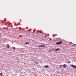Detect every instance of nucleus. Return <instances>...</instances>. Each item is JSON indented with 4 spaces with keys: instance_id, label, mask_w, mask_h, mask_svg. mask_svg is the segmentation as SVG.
Here are the masks:
<instances>
[{
    "instance_id": "11",
    "label": "nucleus",
    "mask_w": 76,
    "mask_h": 76,
    "mask_svg": "<svg viewBox=\"0 0 76 76\" xmlns=\"http://www.w3.org/2000/svg\"><path fill=\"white\" fill-rule=\"evenodd\" d=\"M68 64H70V61H69L68 62Z\"/></svg>"
},
{
    "instance_id": "5",
    "label": "nucleus",
    "mask_w": 76,
    "mask_h": 76,
    "mask_svg": "<svg viewBox=\"0 0 76 76\" xmlns=\"http://www.w3.org/2000/svg\"><path fill=\"white\" fill-rule=\"evenodd\" d=\"M44 67L45 68H48L49 67V66H44Z\"/></svg>"
},
{
    "instance_id": "3",
    "label": "nucleus",
    "mask_w": 76,
    "mask_h": 76,
    "mask_svg": "<svg viewBox=\"0 0 76 76\" xmlns=\"http://www.w3.org/2000/svg\"><path fill=\"white\" fill-rule=\"evenodd\" d=\"M56 44L57 45H61L62 44V43L61 42H56Z\"/></svg>"
},
{
    "instance_id": "14",
    "label": "nucleus",
    "mask_w": 76,
    "mask_h": 76,
    "mask_svg": "<svg viewBox=\"0 0 76 76\" xmlns=\"http://www.w3.org/2000/svg\"><path fill=\"white\" fill-rule=\"evenodd\" d=\"M36 76V75H35V76Z\"/></svg>"
},
{
    "instance_id": "9",
    "label": "nucleus",
    "mask_w": 76,
    "mask_h": 76,
    "mask_svg": "<svg viewBox=\"0 0 76 76\" xmlns=\"http://www.w3.org/2000/svg\"><path fill=\"white\" fill-rule=\"evenodd\" d=\"M35 64H39V63L38 62H36L35 63Z\"/></svg>"
},
{
    "instance_id": "8",
    "label": "nucleus",
    "mask_w": 76,
    "mask_h": 76,
    "mask_svg": "<svg viewBox=\"0 0 76 76\" xmlns=\"http://www.w3.org/2000/svg\"><path fill=\"white\" fill-rule=\"evenodd\" d=\"M25 44H29V43L26 42L25 43Z\"/></svg>"
},
{
    "instance_id": "4",
    "label": "nucleus",
    "mask_w": 76,
    "mask_h": 76,
    "mask_svg": "<svg viewBox=\"0 0 76 76\" xmlns=\"http://www.w3.org/2000/svg\"><path fill=\"white\" fill-rule=\"evenodd\" d=\"M66 66H67L66 64H64V65H63V67L64 68H66Z\"/></svg>"
},
{
    "instance_id": "6",
    "label": "nucleus",
    "mask_w": 76,
    "mask_h": 76,
    "mask_svg": "<svg viewBox=\"0 0 76 76\" xmlns=\"http://www.w3.org/2000/svg\"><path fill=\"white\" fill-rule=\"evenodd\" d=\"M7 48H10V46L8 44H7Z\"/></svg>"
},
{
    "instance_id": "7",
    "label": "nucleus",
    "mask_w": 76,
    "mask_h": 76,
    "mask_svg": "<svg viewBox=\"0 0 76 76\" xmlns=\"http://www.w3.org/2000/svg\"><path fill=\"white\" fill-rule=\"evenodd\" d=\"M60 48L57 49H56V50H55V51H58V50H60Z\"/></svg>"
},
{
    "instance_id": "2",
    "label": "nucleus",
    "mask_w": 76,
    "mask_h": 76,
    "mask_svg": "<svg viewBox=\"0 0 76 76\" xmlns=\"http://www.w3.org/2000/svg\"><path fill=\"white\" fill-rule=\"evenodd\" d=\"M45 47V46L44 45H39V46H38V48H42V47L43 48V47Z\"/></svg>"
},
{
    "instance_id": "12",
    "label": "nucleus",
    "mask_w": 76,
    "mask_h": 76,
    "mask_svg": "<svg viewBox=\"0 0 76 76\" xmlns=\"http://www.w3.org/2000/svg\"><path fill=\"white\" fill-rule=\"evenodd\" d=\"M74 45V46H75V45H76L75 44H74V45Z\"/></svg>"
},
{
    "instance_id": "1",
    "label": "nucleus",
    "mask_w": 76,
    "mask_h": 76,
    "mask_svg": "<svg viewBox=\"0 0 76 76\" xmlns=\"http://www.w3.org/2000/svg\"><path fill=\"white\" fill-rule=\"evenodd\" d=\"M70 66H71L73 68H74V69H76V66H75V65H72L70 64Z\"/></svg>"
},
{
    "instance_id": "13",
    "label": "nucleus",
    "mask_w": 76,
    "mask_h": 76,
    "mask_svg": "<svg viewBox=\"0 0 76 76\" xmlns=\"http://www.w3.org/2000/svg\"><path fill=\"white\" fill-rule=\"evenodd\" d=\"M46 35H45V37H46Z\"/></svg>"
},
{
    "instance_id": "10",
    "label": "nucleus",
    "mask_w": 76,
    "mask_h": 76,
    "mask_svg": "<svg viewBox=\"0 0 76 76\" xmlns=\"http://www.w3.org/2000/svg\"><path fill=\"white\" fill-rule=\"evenodd\" d=\"M63 66V65H61L59 67V69H60L61 68V67L62 66Z\"/></svg>"
}]
</instances>
